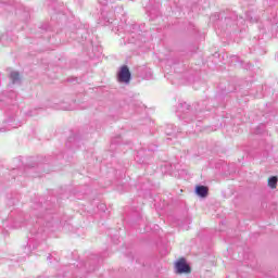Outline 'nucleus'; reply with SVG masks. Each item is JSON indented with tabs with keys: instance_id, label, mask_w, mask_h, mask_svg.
<instances>
[{
	"instance_id": "f03ea898",
	"label": "nucleus",
	"mask_w": 278,
	"mask_h": 278,
	"mask_svg": "<svg viewBox=\"0 0 278 278\" xmlns=\"http://www.w3.org/2000/svg\"><path fill=\"white\" fill-rule=\"evenodd\" d=\"M117 81L119 84H129L131 81V72L129 71V66L123 65L117 73Z\"/></svg>"
},
{
	"instance_id": "7ed1b4c3",
	"label": "nucleus",
	"mask_w": 278,
	"mask_h": 278,
	"mask_svg": "<svg viewBox=\"0 0 278 278\" xmlns=\"http://www.w3.org/2000/svg\"><path fill=\"white\" fill-rule=\"evenodd\" d=\"M195 193L198 194V197L205 199V197H207V194L210 193V189L205 186H198L195 188Z\"/></svg>"
},
{
	"instance_id": "f257e3e1",
	"label": "nucleus",
	"mask_w": 278,
	"mask_h": 278,
	"mask_svg": "<svg viewBox=\"0 0 278 278\" xmlns=\"http://www.w3.org/2000/svg\"><path fill=\"white\" fill-rule=\"evenodd\" d=\"M174 270L176 275H190V273H192V267H190V264H188L186 258L180 257L175 262Z\"/></svg>"
},
{
	"instance_id": "20e7f679",
	"label": "nucleus",
	"mask_w": 278,
	"mask_h": 278,
	"mask_svg": "<svg viewBox=\"0 0 278 278\" xmlns=\"http://www.w3.org/2000/svg\"><path fill=\"white\" fill-rule=\"evenodd\" d=\"M277 182H278V178L277 176H271L268 178L267 180V186L268 188H270L271 190L277 189Z\"/></svg>"
},
{
	"instance_id": "39448f33",
	"label": "nucleus",
	"mask_w": 278,
	"mask_h": 278,
	"mask_svg": "<svg viewBox=\"0 0 278 278\" xmlns=\"http://www.w3.org/2000/svg\"><path fill=\"white\" fill-rule=\"evenodd\" d=\"M10 77H11L13 84L18 81V79H21V75L18 74V72H12Z\"/></svg>"
}]
</instances>
